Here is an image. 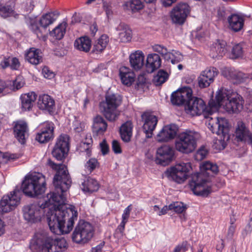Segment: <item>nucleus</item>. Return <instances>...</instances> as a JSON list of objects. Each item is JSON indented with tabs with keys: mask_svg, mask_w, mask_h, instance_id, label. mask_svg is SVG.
<instances>
[{
	"mask_svg": "<svg viewBox=\"0 0 252 252\" xmlns=\"http://www.w3.org/2000/svg\"><path fill=\"white\" fill-rule=\"evenodd\" d=\"M243 48H231L229 57L230 59H236L243 56Z\"/></svg>",
	"mask_w": 252,
	"mask_h": 252,
	"instance_id": "obj_49",
	"label": "nucleus"
},
{
	"mask_svg": "<svg viewBox=\"0 0 252 252\" xmlns=\"http://www.w3.org/2000/svg\"><path fill=\"white\" fill-rule=\"evenodd\" d=\"M161 63L159 56L157 54H152L148 56L146 63V71L152 73L158 68Z\"/></svg>",
	"mask_w": 252,
	"mask_h": 252,
	"instance_id": "obj_28",
	"label": "nucleus"
},
{
	"mask_svg": "<svg viewBox=\"0 0 252 252\" xmlns=\"http://www.w3.org/2000/svg\"><path fill=\"white\" fill-rule=\"evenodd\" d=\"M92 40L88 36L77 38L74 43V47H91Z\"/></svg>",
	"mask_w": 252,
	"mask_h": 252,
	"instance_id": "obj_40",
	"label": "nucleus"
},
{
	"mask_svg": "<svg viewBox=\"0 0 252 252\" xmlns=\"http://www.w3.org/2000/svg\"><path fill=\"white\" fill-rule=\"evenodd\" d=\"M105 98V100L99 103L100 111L108 121L114 122L120 115L118 108L121 104L122 99L119 95L108 93Z\"/></svg>",
	"mask_w": 252,
	"mask_h": 252,
	"instance_id": "obj_5",
	"label": "nucleus"
},
{
	"mask_svg": "<svg viewBox=\"0 0 252 252\" xmlns=\"http://www.w3.org/2000/svg\"><path fill=\"white\" fill-rule=\"evenodd\" d=\"M126 223V222L122 221L116 230V232L120 233L122 235H123Z\"/></svg>",
	"mask_w": 252,
	"mask_h": 252,
	"instance_id": "obj_61",
	"label": "nucleus"
},
{
	"mask_svg": "<svg viewBox=\"0 0 252 252\" xmlns=\"http://www.w3.org/2000/svg\"><path fill=\"white\" fill-rule=\"evenodd\" d=\"M214 47H225L226 46V42L223 40H217L215 44H213Z\"/></svg>",
	"mask_w": 252,
	"mask_h": 252,
	"instance_id": "obj_63",
	"label": "nucleus"
},
{
	"mask_svg": "<svg viewBox=\"0 0 252 252\" xmlns=\"http://www.w3.org/2000/svg\"><path fill=\"white\" fill-rule=\"evenodd\" d=\"M208 152L204 147H201L197 152V154L200 155L201 158H204L207 155Z\"/></svg>",
	"mask_w": 252,
	"mask_h": 252,
	"instance_id": "obj_62",
	"label": "nucleus"
},
{
	"mask_svg": "<svg viewBox=\"0 0 252 252\" xmlns=\"http://www.w3.org/2000/svg\"><path fill=\"white\" fill-rule=\"evenodd\" d=\"M116 29L119 32V38L120 42L126 43L130 41L132 32L126 24L121 23Z\"/></svg>",
	"mask_w": 252,
	"mask_h": 252,
	"instance_id": "obj_31",
	"label": "nucleus"
},
{
	"mask_svg": "<svg viewBox=\"0 0 252 252\" xmlns=\"http://www.w3.org/2000/svg\"><path fill=\"white\" fill-rule=\"evenodd\" d=\"M141 119L144 122L143 129L146 134V138H151L153 135V131L155 129L158 123L157 117L148 112H144L141 115Z\"/></svg>",
	"mask_w": 252,
	"mask_h": 252,
	"instance_id": "obj_19",
	"label": "nucleus"
},
{
	"mask_svg": "<svg viewBox=\"0 0 252 252\" xmlns=\"http://www.w3.org/2000/svg\"><path fill=\"white\" fill-rule=\"evenodd\" d=\"M230 139L229 133L221 134L220 139H217L214 143L213 147L214 149L218 150H222L226 146V142Z\"/></svg>",
	"mask_w": 252,
	"mask_h": 252,
	"instance_id": "obj_37",
	"label": "nucleus"
},
{
	"mask_svg": "<svg viewBox=\"0 0 252 252\" xmlns=\"http://www.w3.org/2000/svg\"><path fill=\"white\" fill-rule=\"evenodd\" d=\"M192 95V91L190 88L182 87L172 93L170 97L171 102L173 105H184L186 107Z\"/></svg>",
	"mask_w": 252,
	"mask_h": 252,
	"instance_id": "obj_12",
	"label": "nucleus"
},
{
	"mask_svg": "<svg viewBox=\"0 0 252 252\" xmlns=\"http://www.w3.org/2000/svg\"><path fill=\"white\" fill-rule=\"evenodd\" d=\"M99 146L102 155L105 156L109 153V146L107 143L106 139H103L102 141L100 143Z\"/></svg>",
	"mask_w": 252,
	"mask_h": 252,
	"instance_id": "obj_52",
	"label": "nucleus"
},
{
	"mask_svg": "<svg viewBox=\"0 0 252 252\" xmlns=\"http://www.w3.org/2000/svg\"><path fill=\"white\" fill-rule=\"evenodd\" d=\"M94 229L92 224L84 220H80L75 226L71 235L73 242L77 244H86L93 238Z\"/></svg>",
	"mask_w": 252,
	"mask_h": 252,
	"instance_id": "obj_7",
	"label": "nucleus"
},
{
	"mask_svg": "<svg viewBox=\"0 0 252 252\" xmlns=\"http://www.w3.org/2000/svg\"><path fill=\"white\" fill-rule=\"evenodd\" d=\"M7 82L9 85L10 86V90L13 91L19 90L25 84L24 78L21 75L17 76L15 80L12 81V84L10 81Z\"/></svg>",
	"mask_w": 252,
	"mask_h": 252,
	"instance_id": "obj_41",
	"label": "nucleus"
},
{
	"mask_svg": "<svg viewBox=\"0 0 252 252\" xmlns=\"http://www.w3.org/2000/svg\"><path fill=\"white\" fill-rule=\"evenodd\" d=\"M223 89L220 90L217 93L215 99H212L209 104L212 107L219 108L223 106L229 113H237L243 107L244 100L238 94H230Z\"/></svg>",
	"mask_w": 252,
	"mask_h": 252,
	"instance_id": "obj_4",
	"label": "nucleus"
},
{
	"mask_svg": "<svg viewBox=\"0 0 252 252\" xmlns=\"http://www.w3.org/2000/svg\"><path fill=\"white\" fill-rule=\"evenodd\" d=\"M158 49H164V53H161L162 57L166 60H170L172 64L177 63L183 59V57L180 53L176 52V55H175L173 53L167 52L166 48H157L156 51L158 53H160V50Z\"/></svg>",
	"mask_w": 252,
	"mask_h": 252,
	"instance_id": "obj_35",
	"label": "nucleus"
},
{
	"mask_svg": "<svg viewBox=\"0 0 252 252\" xmlns=\"http://www.w3.org/2000/svg\"><path fill=\"white\" fill-rule=\"evenodd\" d=\"M208 182V180L202 174L196 173L192 175L189 186L195 195L207 197L212 192L211 186L207 185Z\"/></svg>",
	"mask_w": 252,
	"mask_h": 252,
	"instance_id": "obj_8",
	"label": "nucleus"
},
{
	"mask_svg": "<svg viewBox=\"0 0 252 252\" xmlns=\"http://www.w3.org/2000/svg\"><path fill=\"white\" fill-rule=\"evenodd\" d=\"M69 150V136L66 134H61L56 140L52 151L53 157L57 160L63 161L68 155Z\"/></svg>",
	"mask_w": 252,
	"mask_h": 252,
	"instance_id": "obj_11",
	"label": "nucleus"
},
{
	"mask_svg": "<svg viewBox=\"0 0 252 252\" xmlns=\"http://www.w3.org/2000/svg\"><path fill=\"white\" fill-rule=\"evenodd\" d=\"M222 75L228 79L231 80L234 84H240L246 81L251 76L241 71L232 68L225 67L222 71Z\"/></svg>",
	"mask_w": 252,
	"mask_h": 252,
	"instance_id": "obj_17",
	"label": "nucleus"
},
{
	"mask_svg": "<svg viewBox=\"0 0 252 252\" xmlns=\"http://www.w3.org/2000/svg\"><path fill=\"white\" fill-rule=\"evenodd\" d=\"M131 210V205H129L125 209L124 213L122 215V221H124L127 222V220L129 217Z\"/></svg>",
	"mask_w": 252,
	"mask_h": 252,
	"instance_id": "obj_60",
	"label": "nucleus"
},
{
	"mask_svg": "<svg viewBox=\"0 0 252 252\" xmlns=\"http://www.w3.org/2000/svg\"><path fill=\"white\" fill-rule=\"evenodd\" d=\"M200 168L202 172L210 170L215 174H218L219 171L218 165L210 161L203 162V164L200 165Z\"/></svg>",
	"mask_w": 252,
	"mask_h": 252,
	"instance_id": "obj_43",
	"label": "nucleus"
},
{
	"mask_svg": "<svg viewBox=\"0 0 252 252\" xmlns=\"http://www.w3.org/2000/svg\"><path fill=\"white\" fill-rule=\"evenodd\" d=\"M112 149L113 151L116 154H121L122 153V150L119 142L116 140H114L112 142Z\"/></svg>",
	"mask_w": 252,
	"mask_h": 252,
	"instance_id": "obj_55",
	"label": "nucleus"
},
{
	"mask_svg": "<svg viewBox=\"0 0 252 252\" xmlns=\"http://www.w3.org/2000/svg\"><path fill=\"white\" fill-rule=\"evenodd\" d=\"M22 211L24 218L28 222L35 223L41 220L42 210L36 204L26 205L23 207Z\"/></svg>",
	"mask_w": 252,
	"mask_h": 252,
	"instance_id": "obj_16",
	"label": "nucleus"
},
{
	"mask_svg": "<svg viewBox=\"0 0 252 252\" xmlns=\"http://www.w3.org/2000/svg\"><path fill=\"white\" fill-rule=\"evenodd\" d=\"M20 66L19 60L16 57H10V67L12 70H18Z\"/></svg>",
	"mask_w": 252,
	"mask_h": 252,
	"instance_id": "obj_54",
	"label": "nucleus"
},
{
	"mask_svg": "<svg viewBox=\"0 0 252 252\" xmlns=\"http://www.w3.org/2000/svg\"><path fill=\"white\" fill-rule=\"evenodd\" d=\"M206 105L204 100L192 95L190 98L189 102L188 103L185 107L188 113H190L192 116L200 115L205 110Z\"/></svg>",
	"mask_w": 252,
	"mask_h": 252,
	"instance_id": "obj_18",
	"label": "nucleus"
},
{
	"mask_svg": "<svg viewBox=\"0 0 252 252\" xmlns=\"http://www.w3.org/2000/svg\"><path fill=\"white\" fill-rule=\"evenodd\" d=\"M46 182L41 174L25 176L21 186H17L9 194L4 195L0 200V209L2 213H8L20 204L23 194L34 197L42 194L45 190Z\"/></svg>",
	"mask_w": 252,
	"mask_h": 252,
	"instance_id": "obj_2",
	"label": "nucleus"
},
{
	"mask_svg": "<svg viewBox=\"0 0 252 252\" xmlns=\"http://www.w3.org/2000/svg\"><path fill=\"white\" fill-rule=\"evenodd\" d=\"M144 55L142 51H137L130 54L129 62L131 66L135 70H140L144 64Z\"/></svg>",
	"mask_w": 252,
	"mask_h": 252,
	"instance_id": "obj_30",
	"label": "nucleus"
},
{
	"mask_svg": "<svg viewBox=\"0 0 252 252\" xmlns=\"http://www.w3.org/2000/svg\"><path fill=\"white\" fill-rule=\"evenodd\" d=\"M215 123L211 124L209 123V128L213 133H216L218 135L229 133V127L228 123L225 118H216Z\"/></svg>",
	"mask_w": 252,
	"mask_h": 252,
	"instance_id": "obj_24",
	"label": "nucleus"
},
{
	"mask_svg": "<svg viewBox=\"0 0 252 252\" xmlns=\"http://www.w3.org/2000/svg\"><path fill=\"white\" fill-rule=\"evenodd\" d=\"M169 74L163 69H159L154 76L153 81L156 86H159L165 82L168 79Z\"/></svg>",
	"mask_w": 252,
	"mask_h": 252,
	"instance_id": "obj_39",
	"label": "nucleus"
},
{
	"mask_svg": "<svg viewBox=\"0 0 252 252\" xmlns=\"http://www.w3.org/2000/svg\"><path fill=\"white\" fill-rule=\"evenodd\" d=\"M218 74V71L215 67H210L202 71L198 78L206 79L212 82L214 81V78Z\"/></svg>",
	"mask_w": 252,
	"mask_h": 252,
	"instance_id": "obj_36",
	"label": "nucleus"
},
{
	"mask_svg": "<svg viewBox=\"0 0 252 252\" xmlns=\"http://www.w3.org/2000/svg\"><path fill=\"white\" fill-rule=\"evenodd\" d=\"M37 106L39 109L48 112L52 115L55 111V102L53 97L47 94L39 95Z\"/></svg>",
	"mask_w": 252,
	"mask_h": 252,
	"instance_id": "obj_21",
	"label": "nucleus"
},
{
	"mask_svg": "<svg viewBox=\"0 0 252 252\" xmlns=\"http://www.w3.org/2000/svg\"><path fill=\"white\" fill-rule=\"evenodd\" d=\"M191 169L190 163H181L171 167L165 171V175L176 182L181 184L189 177L188 173Z\"/></svg>",
	"mask_w": 252,
	"mask_h": 252,
	"instance_id": "obj_10",
	"label": "nucleus"
},
{
	"mask_svg": "<svg viewBox=\"0 0 252 252\" xmlns=\"http://www.w3.org/2000/svg\"><path fill=\"white\" fill-rule=\"evenodd\" d=\"M235 136L238 142H244L252 146V133L243 122L238 123Z\"/></svg>",
	"mask_w": 252,
	"mask_h": 252,
	"instance_id": "obj_20",
	"label": "nucleus"
},
{
	"mask_svg": "<svg viewBox=\"0 0 252 252\" xmlns=\"http://www.w3.org/2000/svg\"><path fill=\"white\" fill-rule=\"evenodd\" d=\"M190 8L186 3H180L171 11L170 17L173 23L179 25L183 24L189 14Z\"/></svg>",
	"mask_w": 252,
	"mask_h": 252,
	"instance_id": "obj_15",
	"label": "nucleus"
},
{
	"mask_svg": "<svg viewBox=\"0 0 252 252\" xmlns=\"http://www.w3.org/2000/svg\"><path fill=\"white\" fill-rule=\"evenodd\" d=\"M82 186L83 191L90 193L96 191L99 189V184L97 181L90 177L85 180L82 183Z\"/></svg>",
	"mask_w": 252,
	"mask_h": 252,
	"instance_id": "obj_34",
	"label": "nucleus"
},
{
	"mask_svg": "<svg viewBox=\"0 0 252 252\" xmlns=\"http://www.w3.org/2000/svg\"><path fill=\"white\" fill-rule=\"evenodd\" d=\"M13 134L15 137L22 144L26 142V135L28 131L27 123L24 121H17L13 123Z\"/></svg>",
	"mask_w": 252,
	"mask_h": 252,
	"instance_id": "obj_23",
	"label": "nucleus"
},
{
	"mask_svg": "<svg viewBox=\"0 0 252 252\" xmlns=\"http://www.w3.org/2000/svg\"><path fill=\"white\" fill-rule=\"evenodd\" d=\"M107 124L103 118L97 115L94 118V123L92 126V131L94 135L98 136L103 134L106 130Z\"/></svg>",
	"mask_w": 252,
	"mask_h": 252,
	"instance_id": "obj_26",
	"label": "nucleus"
},
{
	"mask_svg": "<svg viewBox=\"0 0 252 252\" xmlns=\"http://www.w3.org/2000/svg\"><path fill=\"white\" fill-rule=\"evenodd\" d=\"M91 147V143L88 142H82L80 143L81 151L85 152L88 157H90L92 155Z\"/></svg>",
	"mask_w": 252,
	"mask_h": 252,
	"instance_id": "obj_50",
	"label": "nucleus"
},
{
	"mask_svg": "<svg viewBox=\"0 0 252 252\" xmlns=\"http://www.w3.org/2000/svg\"><path fill=\"white\" fill-rule=\"evenodd\" d=\"M119 75L122 83L127 86H131L135 78L134 72L131 69L125 66L120 67Z\"/></svg>",
	"mask_w": 252,
	"mask_h": 252,
	"instance_id": "obj_25",
	"label": "nucleus"
},
{
	"mask_svg": "<svg viewBox=\"0 0 252 252\" xmlns=\"http://www.w3.org/2000/svg\"><path fill=\"white\" fill-rule=\"evenodd\" d=\"M230 29L235 32L240 31L244 25V19L237 14H232L227 18Z\"/></svg>",
	"mask_w": 252,
	"mask_h": 252,
	"instance_id": "obj_29",
	"label": "nucleus"
},
{
	"mask_svg": "<svg viewBox=\"0 0 252 252\" xmlns=\"http://www.w3.org/2000/svg\"><path fill=\"white\" fill-rule=\"evenodd\" d=\"M38 48H29L25 54V59L30 63L37 65L42 61V56L40 55Z\"/></svg>",
	"mask_w": 252,
	"mask_h": 252,
	"instance_id": "obj_32",
	"label": "nucleus"
},
{
	"mask_svg": "<svg viewBox=\"0 0 252 252\" xmlns=\"http://www.w3.org/2000/svg\"><path fill=\"white\" fill-rule=\"evenodd\" d=\"M197 133L191 130H186L180 133L175 141V148L182 153L192 152L196 148Z\"/></svg>",
	"mask_w": 252,
	"mask_h": 252,
	"instance_id": "obj_6",
	"label": "nucleus"
},
{
	"mask_svg": "<svg viewBox=\"0 0 252 252\" xmlns=\"http://www.w3.org/2000/svg\"><path fill=\"white\" fill-rule=\"evenodd\" d=\"M104 244V241L101 242L98 245L92 249V252H101Z\"/></svg>",
	"mask_w": 252,
	"mask_h": 252,
	"instance_id": "obj_64",
	"label": "nucleus"
},
{
	"mask_svg": "<svg viewBox=\"0 0 252 252\" xmlns=\"http://www.w3.org/2000/svg\"><path fill=\"white\" fill-rule=\"evenodd\" d=\"M99 167V162L95 158H90L86 163L85 167L90 172L94 171L96 167Z\"/></svg>",
	"mask_w": 252,
	"mask_h": 252,
	"instance_id": "obj_46",
	"label": "nucleus"
},
{
	"mask_svg": "<svg viewBox=\"0 0 252 252\" xmlns=\"http://www.w3.org/2000/svg\"><path fill=\"white\" fill-rule=\"evenodd\" d=\"M36 98L37 95L33 92L22 94L20 96V99L21 101V109L22 111H30Z\"/></svg>",
	"mask_w": 252,
	"mask_h": 252,
	"instance_id": "obj_27",
	"label": "nucleus"
},
{
	"mask_svg": "<svg viewBox=\"0 0 252 252\" xmlns=\"http://www.w3.org/2000/svg\"><path fill=\"white\" fill-rule=\"evenodd\" d=\"M0 156L3 159H5L7 161H13L16 159L19 158V156L17 154H12L8 153H3L0 152Z\"/></svg>",
	"mask_w": 252,
	"mask_h": 252,
	"instance_id": "obj_53",
	"label": "nucleus"
},
{
	"mask_svg": "<svg viewBox=\"0 0 252 252\" xmlns=\"http://www.w3.org/2000/svg\"><path fill=\"white\" fill-rule=\"evenodd\" d=\"M67 53V50L64 48H54L53 50V54L58 57H62L65 55Z\"/></svg>",
	"mask_w": 252,
	"mask_h": 252,
	"instance_id": "obj_58",
	"label": "nucleus"
},
{
	"mask_svg": "<svg viewBox=\"0 0 252 252\" xmlns=\"http://www.w3.org/2000/svg\"><path fill=\"white\" fill-rule=\"evenodd\" d=\"M129 6L133 12H135L142 9L143 5L140 0H132L129 3Z\"/></svg>",
	"mask_w": 252,
	"mask_h": 252,
	"instance_id": "obj_47",
	"label": "nucleus"
},
{
	"mask_svg": "<svg viewBox=\"0 0 252 252\" xmlns=\"http://www.w3.org/2000/svg\"><path fill=\"white\" fill-rule=\"evenodd\" d=\"M48 165L56 171L53 180L54 190L47 194L46 205H53L54 210L47 216L50 230L54 234H66L73 229L74 221L78 218V212L73 206L67 207L66 191L72 183L67 166L62 163H56L48 159Z\"/></svg>",
	"mask_w": 252,
	"mask_h": 252,
	"instance_id": "obj_1",
	"label": "nucleus"
},
{
	"mask_svg": "<svg viewBox=\"0 0 252 252\" xmlns=\"http://www.w3.org/2000/svg\"><path fill=\"white\" fill-rule=\"evenodd\" d=\"M109 42V37L106 34H102L94 44V47L100 45L101 47H106Z\"/></svg>",
	"mask_w": 252,
	"mask_h": 252,
	"instance_id": "obj_48",
	"label": "nucleus"
},
{
	"mask_svg": "<svg viewBox=\"0 0 252 252\" xmlns=\"http://www.w3.org/2000/svg\"><path fill=\"white\" fill-rule=\"evenodd\" d=\"M67 23L63 22L56 27L52 32H50L51 35L56 37L57 39H61L65 32Z\"/></svg>",
	"mask_w": 252,
	"mask_h": 252,
	"instance_id": "obj_38",
	"label": "nucleus"
},
{
	"mask_svg": "<svg viewBox=\"0 0 252 252\" xmlns=\"http://www.w3.org/2000/svg\"><path fill=\"white\" fill-rule=\"evenodd\" d=\"M56 18L57 16L54 13H46L42 15L39 21L40 26H38L37 22L33 21L31 22L29 28L36 34L38 38H43L49 32V30H47V27L56 20Z\"/></svg>",
	"mask_w": 252,
	"mask_h": 252,
	"instance_id": "obj_9",
	"label": "nucleus"
},
{
	"mask_svg": "<svg viewBox=\"0 0 252 252\" xmlns=\"http://www.w3.org/2000/svg\"><path fill=\"white\" fill-rule=\"evenodd\" d=\"M91 48H76L79 51H83L86 53H89L90 55L94 54H99L102 53L105 48H93L91 50Z\"/></svg>",
	"mask_w": 252,
	"mask_h": 252,
	"instance_id": "obj_51",
	"label": "nucleus"
},
{
	"mask_svg": "<svg viewBox=\"0 0 252 252\" xmlns=\"http://www.w3.org/2000/svg\"><path fill=\"white\" fill-rule=\"evenodd\" d=\"M42 73L45 78L48 79H51L55 76L54 73L51 71L48 66H44L43 68Z\"/></svg>",
	"mask_w": 252,
	"mask_h": 252,
	"instance_id": "obj_57",
	"label": "nucleus"
},
{
	"mask_svg": "<svg viewBox=\"0 0 252 252\" xmlns=\"http://www.w3.org/2000/svg\"><path fill=\"white\" fill-rule=\"evenodd\" d=\"M14 12L13 7L8 3H1L0 2V15L6 18L13 15Z\"/></svg>",
	"mask_w": 252,
	"mask_h": 252,
	"instance_id": "obj_42",
	"label": "nucleus"
},
{
	"mask_svg": "<svg viewBox=\"0 0 252 252\" xmlns=\"http://www.w3.org/2000/svg\"><path fill=\"white\" fill-rule=\"evenodd\" d=\"M174 153V149L170 146H161L157 150L155 161L157 164L166 166L175 159Z\"/></svg>",
	"mask_w": 252,
	"mask_h": 252,
	"instance_id": "obj_13",
	"label": "nucleus"
},
{
	"mask_svg": "<svg viewBox=\"0 0 252 252\" xmlns=\"http://www.w3.org/2000/svg\"><path fill=\"white\" fill-rule=\"evenodd\" d=\"M132 124L127 121L123 124L120 128V134L121 139L125 142H129L132 137Z\"/></svg>",
	"mask_w": 252,
	"mask_h": 252,
	"instance_id": "obj_33",
	"label": "nucleus"
},
{
	"mask_svg": "<svg viewBox=\"0 0 252 252\" xmlns=\"http://www.w3.org/2000/svg\"><path fill=\"white\" fill-rule=\"evenodd\" d=\"M198 84L199 87L201 88H205L209 87L210 84L212 83L211 81H208L206 79H201L200 78H198Z\"/></svg>",
	"mask_w": 252,
	"mask_h": 252,
	"instance_id": "obj_59",
	"label": "nucleus"
},
{
	"mask_svg": "<svg viewBox=\"0 0 252 252\" xmlns=\"http://www.w3.org/2000/svg\"><path fill=\"white\" fill-rule=\"evenodd\" d=\"M54 124L51 122H46L40 126V131L35 136V140L43 144L49 142L54 137Z\"/></svg>",
	"mask_w": 252,
	"mask_h": 252,
	"instance_id": "obj_14",
	"label": "nucleus"
},
{
	"mask_svg": "<svg viewBox=\"0 0 252 252\" xmlns=\"http://www.w3.org/2000/svg\"><path fill=\"white\" fill-rule=\"evenodd\" d=\"M10 57H4L0 63V68L5 69L10 67Z\"/></svg>",
	"mask_w": 252,
	"mask_h": 252,
	"instance_id": "obj_56",
	"label": "nucleus"
},
{
	"mask_svg": "<svg viewBox=\"0 0 252 252\" xmlns=\"http://www.w3.org/2000/svg\"><path fill=\"white\" fill-rule=\"evenodd\" d=\"M178 127L175 124H170L163 127L157 135L159 142H167L174 139L177 135Z\"/></svg>",
	"mask_w": 252,
	"mask_h": 252,
	"instance_id": "obj_22",
	"label": "nucleus"
},
{
	"mask_svg": "<svg viewBox=\"0 0 252 252\" xmlns=\"http://www.w3.org/2000/svg\"><path fill=\"white\" fill-rule=\"evenodd\" d=\"M67 247L64 239H53L44 232L35 233L29 246L32 252H63Z\"/></svg>",
	"mask_w": 252,
	"mask_h": 252,
	"instance_id": "obj_3",
	"label": "nucleus"
},
{
	"mask_svg": "<svg viewBox=\"0 0 252 252\" xmlns=\"http://www.w3.org/2000/svg\"><path fill=\"white\" fill-rule=\"evenodd\" d=\"M227 52V48H211L210 56L213 59H220Z\"/></svg>",
	"mask_w": 252,
	"mask_h": 252,
	"instance_id": "obj_44",
	"label": "nucleus"
},
{
	"mask_svg": "<svg viewBox=\"0 0 252 252\" xmlns=\"http://www.w3.org/2000/svg\"><path fill=\"white\" fill-rule=\"evenodd\" d=\"M187 209V205L182 202H175L169 205V209L173 210L178 214L184 213Z\"/></svg>",
	"mask_w": 252,
	"mask_h": 252,
	"instance_id": "obj_45",
	"label": "nucleus"
}]
</instances>
